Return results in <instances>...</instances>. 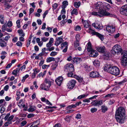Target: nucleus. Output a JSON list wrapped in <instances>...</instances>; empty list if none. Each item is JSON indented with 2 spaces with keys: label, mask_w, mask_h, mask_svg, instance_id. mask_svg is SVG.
Returning a JSON list of instances; mask_svg holds the SVG:
<instances>
[{
  "label": "nucleus",
  "mask_w": 127,
  "mask_h": 127,
  "mask_svg": "<svg viewBox=\"0 0 127 127\" xmlns=\"http://www.w3.org/2000/svg\"><path fill=\"white\" fill-rule=\"evenodd\" d=\"M103 3L99 1L95 3L94 6L95 8L99 11L98 12H93L91 13L92 15L102 17L104 16H111L112 15L108 12L102 9Z\"/></svg>",
  "instance_id": "f257e3e1"
},
{
  "label": "nucleus",
  "mask_w": 127,
  "mask_h": 127,
  "mask_svg": "<svg viewBox=\"0 0 127 127\" xmlns=\"http://www.w3.org/2000/svg\"><path fill=\"white\" fill-rule=\"evenodd\" d=\"M125 110L124 107H120L116 109L115 117L118 122L123 123L125 120Z\"/></svg>",
  "instance_id": "f03ea898"
},
{
  "label": "nucleus",
  "mask_w": 127,
  "mask_h": 127,
  "mask_svg": "<svg viewBox=\"0 0 127 127\" xmlns=\"http://www.w3.org/2000/svg\"><path fill=\"white\" fill-rule=\"evenodd\" d=\"M104 70L105 71H107L111 74L115 76L119 75L120 72L119 69L117 67L115 66H105Z\"/></svg>",
  "instance_id": "7ed1b4c3"
},
{
  "label": "nucleus",
  "mask_w": 127,
  "mask_h": 127,
  "mask_svg": "<svg viewBox=\"0 0 127 127\" xmlns=\"http://www.w3.org/2000/svg\"><path fill=\"white\" fill-rule=\"evenodd\" d=\"M122 49L121 46L118 45H116L113 47L111 51V54L113 55L118 54L122 53Z\"/></svg>",
  "instance_id": "20e7f679"
},
{
  "label": "nucleus",
  "mask_w": 127,
  "mask_h": 127,
  "mask_svg": "<svg viewBox=\"0 0 127 127\" xmlns=\"http://www.w3.org/2000/svg\"><path fill=\"white\" fill-rule=\"evenodd\" d=\"M51 85V82L49 80L46 79L44 84H41L40 88L42 90L48 91Z\"/></svg>",
  "instance_id": "39448f33"
},
{
  "label": "nucleus",
  "mask_w": 127,
  "mask_h": 127,
  "mask_svg": "<svg viewBox=\"0 0 127 127\" xmlns=\"http://www.w3.org/2000/svg\"><path fill=\"white\" fill-rule=\"evenodd\" d=\"M74 70L73 65L71 63L67 64L64 66V70L65 71L67 72H73Z\"/></svg>",
  "instance_id": "423d86ee"
},
{
  "label": "nucleus",
  "mask_w": 127,
  "mask_h": 127,
  "mask_svg": "<svg viewBox=\"0 0 127 127\" xmlns=\"http://www.w3.org/2000/svg\"><path fill=\"white\" fill-rule=\"evenodd\" d=\"M121 54L122 55V64L124 66H126L127 65V53L122 52Z\"/></svg>",
  "instance_id": "0eeeda50"
},
{
  "label": "nucleus",
  "mask_w": 127,
  "mask_h": 127,
  "mask_svg": "<svg viewBox=\"0 0 127 127\" xmlns=\"http://www.w3.org/2000/svg\"><path fill=\"white\" fill-rule=\"evenodd\" d=\"M120 12L122 15L127 16V5L122 6L120 9Z\"/></svg>",
  "instance_id": "6e6552de"
},
{
  "label": "nucleus",
  "mask_w": 127,
  "mask_h": 127,
  "mask_svg": "<svg viewBox=\"0 0 127 127\" xmlns=\"http://www.w3.org/2000/svg\"><path fill=\"white\" fill-rule=\"evenodd\" d=\"M103 101L101 99H96L91 103V104L94 106H99L103 104Z\"/></svg>",
  "instance_id": "1a4fd4ad"
},
{
  "label": "nucleus",
  "mask_w": 127,
  "mask_h": 127,
  "mask_svg": "<svg viewBox=\"0 0 127 127\" xmlns=\"http://www.w3.org/2000/svg\"><path fill=\"white\" fill-rule=\"evenodd\" d=\"M76 83L75 80H71L67 84L68 88L69 89H72Z\"/></svg>",
  "instance_id": "9d476101"
},
{
  "label": "nucleus",
  "mask_w": 127,
  "mask_h": 127,
  "mask_svg": "<svg viewBox=\"0 0 127 127\" xmlns=\"http://www.w3.org/2000/svg\"><path fill=\"white\" fill-rule=\"evenodd\" d=\"M89 56L92 57H96L98 55V53L94 49L91 51L89 52Z\"/></svg>",
  "instance_id": "9b49d317"
},
{
  "label": "nucleus",
  "mask_w": 127,
  "mask_h": 127,
  "mask_svg": "<svg viewBox=\"0 0 127 127\" xmlns=\"http://www.w3.org/2000/svg\"><path fill=\"white\" fill-rule=\"evenodd\" d=\"M106 30L108 32L112 33L115 31V29L113 26H108L106 27Z\"/></svg>",
  "instance_id": "f8f14e48"
},
{
  "label": "nucleus",
  "mask_w": 127,
  "mask_h": 127,
  "mask_svg": "<svg viewBox=\"0 0 127 127\" xmlns=\"http://www.w3.org/2000/svg\"><path fill=\"white\" fill-rule=\"evenodd\" d=\"M99 76V74L97 71H92L90 74V76L93 78L97 77Z\"/></svg>",
  "instance_id": "ddd939ff"
},
{
  "label": "nucleus",
  "mask_w": 127,
  "mask_h": 127,
  "mask_svg": "<svg viewBox=\"0 0 127 127\" xmlns=\"http://www.w3.org/2000/svg\"><path fill=\"white\" fill-rule=\"evenodd\" d=\"M56 41L55 45L58 46L62 42L63 39L61 36L57 37L56 39Z\"/></svg>",
  "instance_id": "4468645a"
},
{
  "label": "nucleus",
  "mask_w": 127,
  "mask_h": 127,
  "mask_svg": "<svg viewBox=\"0 0 127 127\" xmlns=\"http://www.w3.org/2000/svg\"><path fill=\"white\" fill-rule=\"evenodd\" d=\"M63 78L62 77H59L55 80V82L56 84L59 86H60L62 82Z\"/></svg>",
  "instance_id": "2eb2a0df"
},
{
  "label": "nucleus",
  "mask_w": 127,
  "mask_h": 127,
  "mask_svg": "<svg viewBox=\"0 0 127 127\" xmlns=\"http://www.w3.org/2000/svg\"><path fill=\"white\" fill-rule=\"evenodd\" d=\"M102 7L106 10H108L110 9L111 7L109 4L106 3H103Z\"/></svg>",
  "instance_id": "dca6fc26"
},
{
  "label": "nucleus",
  "mask_w": 127,
  "mask_h": 127,
  "mask_svg": "<svg viewBox=\"0 0 127 127\" xmlns=\"http://www.w3.org/2000/svg\"><path fill=\"white\" fill-rule=\"evenodd\" d=\"M105 47L104 46L98 47H96V50L99 52L103 53L105 52Z\"/></svg>",
  "instance_id": "f3484780"
},
{
  "label": "nucleus",
  "mask_w": 127,
  "mask_h": 127,
  "mask_svg": "<svg viewBox=\"0 0 127 127\" xmlns=\"http://www.w3.org/2000/svg\"><path fill=\"white\" fill-rule=\"evenodd\" d=\"M87 45V49L88 52H89L93 49L92 48L91 44L90 42H88Z\"/></svg>",
  "instance_id": "a211bd4d"
},
{
  "label": "nucleus",
  "mask_w": 127,
  "mask_h": 127,
  "mask_svg": "<svg viewBox=\"0 0 127 127\" xmlns=\"http://www.w3.org/2000/svg\"><path fill=\"white\" fill-rule=\"evenodd\" d=\"M95 33H96L95 35H96L97 37H98L101 41H102L104 40V38L103 35L97 32Z\"/></svg>",
  "instance_id": "6ab92c4d"
},
{
  "label": "nucleus",
  "mask_w": 127,
  "mask_h": 127,
  "mask_svg": "<svg viewBox=\"0 0 127 127\" xmlns=\"http://www.w3.org/2000/svg\"><path fill=\"white\" fill-rule=\"evenodd\" d=\"M82 22L84 24V27L85 28H88L89 26V24L88 22L87 21H84L83 19H82Z\"/></svg>",
  "instance_id": "aec40b11"
},
{
  "label": "nucleus",
  "mask_w": 127,
  "mask_h": 127,
  "mask_svg": "<svg viewBox=\"0 0 127 127\" xmlns=\"http://www.w3.org/2000/svg\"><path fill=\"white\" fill-rule=\"evenodd\" d=\"M101 110L102 112L104 113L108 110L107 107L105 105H102L101 107Z\"/></svg>",
  "instance_id": "412c9836"
},
{
  "label": "nucleus",
  "mask_w": 127,
  "mask_h": 127,
  "mask_svg": "<svg viewBox=\"0 0 127 127\" xmlns=\"http://www.w3.org/2000/svg\"><path fill=\"white\" fill-rule=\"evenodd\" d=\"M87 32L90 33L92 34V35H95L96 32L94 30L91 29V28L90 27L89 28V29L87 30Z\"/></svg>",
  "instance_id": "4be33fe9"
},
{
  "label": "nucleus",
  "mask_w": 127,
  "mask_h": 127,
  "mask_svg": "<svg viewBox=\"0 0 127 127\" xmlns=\"http://www.w3.org/2000/svg\"><path fill=\"white\" fill-rule=\"evenodd\" d=\"M94 65L96 66H98L100 65V62L97 60H95L93 63Z\"/></svg>",
  "instance_id": "5701e85b"
},
{
  "label": "nucleus",
  "mask_w": 127,
  "mask_h": 127,
  "mask_svg": "<svg viewBox=\"0 0 127 127\" xmlns=\"http://www.w3.org/2000/svg\"><path fill=\"white\" fill-rule=\"evenodd\" d=\"M10 36L9 35H7L6 36L5 38H4L3 37H2L1 38H0V40L3 41L4 40L6 42H7V41L8 40L9 38H10Z\"/></svg>",
  "instance_id": "b1692460"
},
{
  "label": "nucleus",
  "mask_w": 127,
  "mask_h": 127,
  "mask_svg": "<svg viewBox=\"0 0 127 127\" xmlns=\"http://www.w3.org/2000/svg\"><path fill=\"white\" fill-rule=\"evenodd\" d=\"M17 32H18L19 34V35L23 37H24L25 36V33L23 32V31L22 30H18Z\"/></svg>",
  "instance_id": "393cba45"
},
{
  "label": "nucleus",
  "mask_w": 127,
  "mask_h": 127,
  "mask_svg": "<svg viewBox=\"0 0 127 127\" xmlns=\"http://www.w3.org/2000/svg\"><path fill=\"white\" fill-rule=\"evenodd\" d=\"M20 69H19L18 68H16L15 70H14L12 72V74L16 76L17 75V73H18Z\"/></svg>",
  "instance_id": "a878e982"
},
{
  "label": "nucleus",
  "mask_w": 127,
  "mask_h": 127,
  "mask_svg": "<svg viewBox=\"0 0 127 127\" xmlns=\"http://www.w3.org/2000/svg\"><path fill=\"white\" fill-rule=\"evenodd\" d=\"M81 60L82 59L80 58H75L73 60V62L74 63H79Z\"/></svg>",
  "instance_id": "bb28decb"
},
{
  "label": "nucleus",
  "mask_w": 127,
  "mask_h": 127,
  "mask_svg": "<svg viewBox=\"0 0 127 127\" xmlns=\"http://www.w3.org/2000/svg\"><path fill=\"white\" fill-rule=\"evenodd\" d=\"M35 106H31L28 109V111L29 112H32L34 111L35 110Z\"/></svg>",
  "instance_id": "cd10ccee"
},
{
  "label": "nucleus",
  "mask_w": 127,
  "mask_h": 127,
  "mask_svg": "<svg viewBox=\"0 0 127 127\" xmlns=\"http://www.w3.org/2000/svg\"><path fill=\"white\" fill-rule=\"evenodd\" d=\"M80 43L78 41H75L74 43V47L76 48V49L77 50L76 48L78 46H79Z\"/></svg>",
  "instance_id": "c85d7f7f"
},
{
  "label": "nucleus",
  "mask_w": 127,
  "mask_h": 127,
  "mask_svg": "<svg viewBox=\"0 0 127 127\" xmlns=\"http://www.w3.org/2000/svg\"><path fill=\"white\" fill-rule=\"evenodd\" d=\"M55 61V58L52 57H49L48 58H47L46 60L47 62H49L52 61Z\"/></svg>",
  "instance_id": "c756f323"
},
{
  "label": "nucleus",
  "mask_w": 127,
  "mask_h": 127,
  "mask_svg": "<svg viewBox=\"0 0 127 127\" xmlns=\"http://www.w3.org/2000/svg\"><path fill=\"white\" fill-rule=\"evenodd\" d=\"M78 11L77 9H73L71 12V15H72L73 14L75 15H77L78 14Z\"/></svg>",
  "instance_id": "7c9ffc66"
},
{
  "label": "nucleus",
  "mask_w": 127,
  "mask_h": 127,
  "mask_svg": "<svg viewBox=\"0 0 127 127\" xmlns=\"http://www.w3.org/2000/svg\"><path fill=\"white\" fill-rule=\"evenodd\" d=\"M58 64H57L54 63L51 66V69L53 70H55L57 67Z\"/></svg>",
  "instance_id": "2f4dec72"
},
{
  "label": "nucleus",
  "mask_w": 127,
  "mask_h": 127,
  "mask_svg": "<svg viewBox=\"0 0 127 127\" xmlns=\"http://www.w3.org/2000/svg\"><path fill=\"white\" fill-rule=\"evenodd\" d=\"M75 107H76V106L72 104L67 106L66 108L67 110H69Z\"/></svg>",
  "instance_id": "473e14b6"
},
{
  "label": "nucleus",
  "mask_w": 127,
  "mask_h": 127,
  "mask_svg": "<svg viewBox=\"0 0 127 127\" xmlns=\"http://www.w3.org/2000/svg\"><path fill=\"white\" fill-rule=\"evenodd\" d=\"M80 4V2H75L74 3V5L75 7L76 8H77L79 7Z\"/></svg>",
  "instance_id": "72a5a7b5"
},
{
  "label": "nucleus",
  "mask_w": 127,
  "mask_h": 127,
  "mask_svg": "<svg viewBox=\"0 0 127 127\" xmlns=\"http://www.w3.org/2000/svg\"><path fill=\"white\" fill-rule=\"evenodd\" d=\"M71 117L68 116H67L65 118V120L68 122H70V120L71 119Z\"/></svg>",
  "instance_id": "f704fd0d"
},
{
  "label": "nucleus",
  "mask_w": 127,
  "mask_h": 127,
  "mask_svg": "<svg viewBox=\"0 0 127 127\" xmlns=\"http://www.w3.org/2000/svg\"><path fill=\"white\" fill-rule=\"evenodd\" d=\"M66 46H68L67 45V42H65L63 43L61 45V49H62L63 47H65Z\"/></svg>",
  "instance_id": "c9c22d12"
},
{
  "label": "nucleus",
  "mask_w": 127,
  "mask_h": 127,
  "mask_svg": "<svg viewBox=\"0 0 127 127\" xmlns=\"http://www.w3.org/2000/svg\"><path fill=\"white\" fill-rule=\"evenodd\" d=\"M17 93L16 94V95L17 96V97H16V100H18L20 98V95L19 94L20 93V91H17L16 92Z\"/></svg>",
  "instance_id": "e433bc0d"
},
{
  "label": "nucleus",
  "mask_w": 127,
  "mask_h": 127,
  "mask_svg": "<svg viewBox=\"0 0 127 127\" xmlns=\"http://www.w3.org/2000/svg\"><path fill=\"white\" fill-rule=\"evenodd\" d=\"M73 72H68L67 76L68 77H73L74 76V75L73 73Z\"/></svg>",
  "instance_id": "4c0bfd02"
},
{
  "label": "nucleus",
  "mask_w": 127,
  "mask_h": 127,
  "mask_svg": "<svg viewBox=\"0 0 127 127\" xmlns=\"http://www.w3.org/2000/svg\"><path fill=\"white\" fill-rule=\"evenodd\" d=\"M7 25H4L2 26V32H4L6 29Z\"/></svg>",
  "instance_id": "58836bf2"
},
{
  "label": "nucleus",
  "mask_w": 127,
  "mask_h": 127,
  "mask_svg": "<svg viewBox=\"0 0 127 127\" xmlns=\"http://www.w3.org/2000/svg\"><path fill=\"white\" fill-rule=\"evenodd\" d=\"M78 81L80 83L84 84V82L83 81V78L82 77H80L78 80Z\"/></svg>",
  "instance_id": "ea45409f"
},
{
  "label": "nucleus",
  "mask_w": 127,
  "mask_h": 127,
  "mask_svg": "<svg viewBox=\"0 0 127 127\" xmlns=\"http://www.w3.org/2000/svg\"><path fill=\"white\" fill-rule=\"evenodd\" d=\"M87 96L86 95H85L84 94L79 96L77 98L78 99H80L84 97H86Z\"/></svg>",
  "instance_id": "a19ab883"
},
{
  "label": "nucleus",
  "mask_w": 127,
  "mask_h": 127,
  "mask_svg": "<svg viewBox=\"0 0 127 127\" xmlns=\"http://www.w3.org/2000/svg\"><path fill=\"white\" fill-rule=\"evenodd\" d=\"M66 7V6H64V8H63V7H62L63 9L62 10L61 12V13L62 14H65V8Z\"/></svg>",
  "instance_id": "79ce46f5"
},
{
  "label": "nucleus",
  "mask_w": 127,
  "mask_h": 127,
  "mask_svg": "<svg viewBox=\"0 0 127 127\" xmlns=\"http://www.w3.org/2000/svg\"><path fill=\"white\" fill-rule=\"evenodd\" d=\"M75 38L76 41H79L80 40V36L78 34H77L75 36Z\"/></svg>",
  "instance_id": "37998d69"
},
{
  "label": "nucleus",
  "mask_w": 127,
  "mask_h": 127,
  "mask_svg": "<svg viewBox=\"0 0 127 127\" xmlns=\"http://www.w3.org/2000/svg\"><path fill=\"white\" fill-rule=\"evenodd\" d=\"M16 23L17 24V27L18 28H20L21 27L20 20H17Z\"/></svg>",
  "instance_id": "c03bdc74"
},
{
  "label": "nucleus",
  "mask_w": 127,
  "mask_h": 127,
  "mask_svg": "<svg viewBox=\"0 0 127 127\" xmlns=\"http://www.w3.org/2000/svg\"><path fill=\"white\" fill-rule=\"evenodd\" d=\"M7 25L8 27H10L12 25V22L10 21H9L7 24Z\"/></svg>",
  "instance_id": "a18cd8bd"
},
{
  "label": "nucleus",
  "mask_w": 127,
  "mask_h": 127,
  "mask_svg": "<svg viewBox=\"0 0 127 127\" xmlns=\"http://www.w3.org/2000/svg\"><path fill=\"white\" fill-rule=\"evenodd\" d=\"M97 109L95 108H92L91 109V111L92 113H94L97 111Z\"/></svg>",
  "instance_id": "49530a36"
},
{
  "label": "nucleus",
  "mask_w": 127,
  "mask_h": 127,
  "mask_svg": "<svg viewBox=\"0 0 127 127\" xmlns=\"http://www.w3.org/2000/svg\"><path fill=\"white\" fill-rule=\"evenodd\" d=\"M55 49V47H54L52 46L51 47H50L49 48H48L46 49V50L47 51H52L53 50Z\"/></svg>",
  "instance_id": "de8ad7c7"
},
{
  "label": "nucleus",
  "mask_w": 127,
  "mask_h": 127,
  "mask_svg": "<svg viewBox=\"0 0 127 127\" xmlns=\"http://www.w3.org/2000/svg\"><path fill=\"white\" fill-rule=\"evenodd\" d=\"M62 4L63 5H64V7L66 6H65L67 5L68 4V2L67 1L65 0L63 1V2Z\"/></svg>",
  "instance_id": "09e8293b"
},
{
  "label": "nucleus",
  "mask_w": 127,
  "mask_h": 127,
  "mask_svg": "<svg viewBox=\"0 0 127 127\" xmlns=\"http://www.w3.org/2000/svg\"><path fill=\"white\" fill-rule=\"evenodd\" d=\"M48 38L45 37H43L41 38L42 41L44 42L48 40Z\"/></svg>",
  "instance_id": "8fccbe9b"
},
{
  "label": "nucleus",
  "mask_w": 127,
  "mask_h": 127,
  "mask_svg": "<svg viewBox=\"0 0 127 127\" xmlns=\"http://www.w3.org/2000/svg\"><path fill=\"white\" fill-rule=\"evenodd\" d=\"M35 115L32 114H29L27 115V117L28 118H30L33 117Z\"/></svg>",
  "instance_id": "3c124183"
},
{
  "label": "nucleus",
  "mask_w": 127,
  "mask_h": 127,
  "mask_svg": "<svg viewBox=\"0 0 127 127\" xmlns=\"http://www.w3.org/2000/svg\"><path fill=\"white\" fill-rule=\"evenodd\" d=\"M92 25L96 29H98V27H97V23H93L92 24Z\"/></svg>",
  "instance_id": "603ef678"
},
{
  "label": "nucleus",
  "mask_w": 127,
  "mask_h": 127,
  "mask_svg": "<svg viewBox=\"0 0 127 127\" xmlns=\"http://www.w3.org/2000/svg\"><path fill=\"white\" fill-rule=\"evenodd\" d=\"M14 116L13 115L10 116L7 119V121H11V120L14 118Z\"/></svg>",
  "instance_id": "864d4df0"
},
{
  "label": "nucleus",
  "mask_w": 127,
  "mask_h": 127,
  "mask_svg": "<svg viewBox=\"0 0 127 127\" xmlns=\"http://www.w3.org/2000/svg\"><path fill=\"white\" fill-rule=\"evenodd\" d=\"M57 54V52H54V51H52L51 53L50 54V55L51 56H54L55 55H56Z\"/></svg>",
  "instance_id": "5fc2aeb1"
},
{
  "label": "nucleus",
  "mask_w": 127,
  "mask_h": 127,
  "mask_svg": "<svg viewBox=\"0 0 127 127\" xmlns=\"http://www.w3.org/2000/svg\"><path fill=\"white\" fill-rule=\"evenodd\" d=\"M12 123V122L11 121H8L5 123L4 125L5 126H7L8 125L11 124Z\"/></svg>",
  "instance_id": "6e6d98bb"
},
{
  "label": "nucleus",
  "mask_w": 127,
  "mask_h": 127,
  "mask_svg": "<svg viewBox=\"0 0 127 127\" xmlns=\"http://www.w3.org/2000/svg\"><path fill=\"white\" fill-rule=\"evenodd\" d=\"M16 44L18 46L21 47L22 46V43L21 41H18L16 43Z\"/></svg>",
  "instance_id": "4d7b16f0"
},
{
  "label": "nucleus",
  "mask_w": 127,
  "mask_h": 127,
  "mask_svg": "<svg viewBox=\"0 0 127 127\" xmlns=\"http://www.w3.org/2000/svg\"><path fill=\"white\" fill-rule=\"evenodd\" d=\"M115 102V100H110L108 102V104L110 105H111L113 104Z\"/></svg>",
  "instance_id": "13d9d810"
},
{
  "label": "nucleus",
  "mask_w": 127,
  "mask_h": 127,
  "mask_svg": "<svg viewBox=\"0 0 127 127\" xmlns=\"http://www.w3.org/2000/svg\"><path fill=\"white\" fill-rule=\"evenodd\" d=\"M97 27L98 28V29H98L100 30L102 29L103 28V26H102L101 25H100L99 24H98L97 23Z\"/></svg>",
  "instance_id": "bf43d9fd"
},
{
  "label": "nucleus",
  "mask_w": 127,
  "mask_h": 127,
  "mask_svg": "<svg viewBox=\"0 0 127 127\" xmlns=\"http://www.w3.org/2000/svg\"><path fill=\"white\" fill-rule=\"evenodd\" d=\"M5 108L4 107H1V108L0 109V113H2L5 111Z\"/></svg>",
  "instance_id": "052dcab7"
},
{
  "label": "nucleus",
  "mask_w": 127,
  "mask_h": 127,
  "mask_svg": "<svg viewBox=\"0 0 127 127\" xmlns=\"http://www.w3.org/2000/svg\"><path fill=\"white\" fill-rule=\"evenodd\" d=\"M27 122L26 121H22L21 124V126H23L25 125Z\"/></svg>",
  "instance_id": "680f3d73"
},
{
  "label": "nucleus",
  "mask_w": 127,
  "mask_h": 127,
  "mask_svg": "<svg viewBox=\"0 0 127 127\" xmlns=\"http://www.w3.org/2000/svg\"><path fill=\"white\" fill-rule=\"evenodd\" d=\"M67 48H68V46H66L64 49L63 50V52L64 53L66 52L67 51Z\"/></svg>",
  "instance_id": "e2e57ef3"
},
{
  "label": "nucleus",
  "mask_w": 127,
  "mask_h": 127,
  "mask_svg": "<svg viewBox=\"0 0 127 127\" xmlns=\"http://www.w3.org/2000/svg\"><path fill=\"white\" fill-rule=\"evenodd\" d=\"M58 6L57 4L56 3H55L53 4V7L54 9H56Z\"/></svg>",
  "instance_id": "0e129e2a"
},
{
  "label": "nucleus",
  "mask_w": 127,
  "mask_h": 127,
  "mask_svg": "<svg viewBox=\"0 0 127 127\" xmlns=\"http://www.w3.org/2000/svg\"><path fill=\"white\" fill-rule=\"evenodd\" d=\"M12 106V104H10V105L8 106V107L7 110L8 111L10 110L11 109Z\"/></svg>",
  "instance_id": "69168bd1"
},
{
  "label": "nucleus",
  "mask_w": 127,
  "mask_h": 127,
  "mask_svg": "<svg viewBox=\"0 0 127 127\" xmlns=\"http://www.w3.org/2000/svg\"><path fill=\"white\" fill-rule=\"evenodd\" d=\"M75 29L76 31L80 30H81V28L80 26H78L76 27Z\"/></svg>",
  "instance_id": "338daca9"
},
{
  "label": "nucleus",
  "mask_w": 127,
  "mask_h": 127,
  "mask_svg": "<svg viewBox=\"0 0 127 127\" xmlns=\"http://www.w3.org/2000/svg\"><path fill=\"white\" fill-rule=\"evenodd\" d=\"M52 44L49 43H48L46 45V46L48 48H49L52 46Z\"/></svg>",
  "instance_id": "774afa93"
}]
</instances>
